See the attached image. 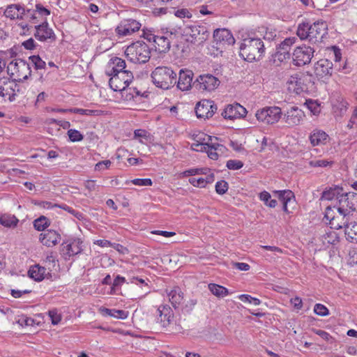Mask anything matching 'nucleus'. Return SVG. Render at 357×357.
I'll return each mask as SVG.
<instances>
[{
	"instance_id": "obj_1",
	"label": "nucleus",
	"mask_w": 357,
	"mask_h": 357,
	"mask_svg": "<svg viewBox=\"0 0 357 357\" xmlns=\"http://www.w3.org/2000/svg\"><path fill=\"white\" fill-rule=\"evenodd\" d=\"M328 26L324 21H317L310 24L308 22L300 24L297 29V36L301 40H307L311 43L321 42L327 34Z\"/></svg>"
},
{
	"instance_id": "obj_2",
	"label": "nucleus",
	"mask_w": 357,
	"mask_h": 357,
	"mask_svg": "<svg viewBox=\"0 0 357 357\" xmlns=\"http://www.w3.org/2000/svg\"><path fill=\"white\" fill-rule=\"evenodd\" d=\"M264 52V43L259 38H246L240 46V56L249 62L260 60Z\"/></svg>"
},
{
	"instance_id": "obj_3",
	"label": "nucleus",
	"mask_w": 357,
	"mask_h": 357,
	"mask_svg": "<svg viewBox=\"0 0 357 357\" xmlns=\"http://www.w3.org/2000/svg\"><path fill=\"white\" fill-rule=\"evenodd\" d=\"M133 78V74L130 70H123L119 74L117 73L110 76L109 84L114 91H130L129 94L133 98L140 94V92L136 88L129 87Z\"/></svg>"
},
{
	"instance_id": "obj_4",
	"label": "nucleus",
	"mask_w": 357,
	"mask_h": 357,
	"mask_svg": "<svg viewBox=\"0 0 357 357\" xmlns=\"http://www.w3.org/2000/svg\"><path fill=\"white\" fill-rule=\"evenodd\" d=\"M153 84L158 88L168 89L176 83V74L171 68L158 66L151 73Z\"/></svg>"
},
{
	"instance_id": "obj_5",
	"label": "nucleus",
	"mask_w": 357,
	"mask_h": 357,
	"mask_svg": "<svg viewBox=\"0 0 357 357\" xmlns=\"http://www.w3.org/2000/svg\"><path fill=\"white\" fill-rule=\"evenodd\" d=\"M125 54L133 63H144L149 60L151 52L146 43L137 41L127 47Z\"/></svg>"
},
{
	"instance_id": "obj_6",
	"label": "nucleus",
	"mask_w": 357,
	"mask_h": 357,
	"mask_svg": "<svg viewBox=\"0 0 357 357\" xmlns=\"http://www.w3.org/2000/svg\"><path fill=\"white\" fill-rule=\"evenodd\" d=\"M335 210H337L336 206L333 207L328 206L326 209L324 218L329 221L331 228L335 229L344 228L345 231L346 227H349L351 223L349 220L352 213L347 211L341 212L340 211H337L335 213Z\"/></svg>"
},
{
	"instance_id": "obj_7",
	"label": "nucleus",
	"mask_w": 357,
	"mask_h": 357,
	"mask_svg": "<svg viewBox=\"0 0 357 357\" xmlns=\"http://www.w3.org/2000/svg\"><path fill=\"white\" fill-rule=\"evenodd\" d=\"M7 71L14 81L26 79L31 72L29 63L23 59L11 61L7 67Z\"/></svg>"
},
{
	"instance_id": "obj_8",
	"label": "nucleus",
	"mask_w": 357,
	"mask_h": 357,
	"mask_svg": "<svg viewBox=\"0 0 357 357\" xmlns=\"http://www.w3.org/2000/svg\"><path fill=\"white\" fill-rule=\"evenodd\" d=\"M335 206L337 211L352 213L357 209V193L354 192L341 193L337 197V203Z\"/></svg>"
},
{
	"instance_id": "obj_9",
	"label": "nucleus",
	"mask_w": 357,
	"mask_h": 357,
	"mask_svg": "<svg viewBox=\"0 0 357 357\" xmlns=\"http://www.w3.org/2000/svg\"><path fill=\"white\" fill-rule=\"evenodd\" d=\"M255 116L259 121L266 124H273L280 119L282 111L278 107H265L258 110Z\"/></svg>"
},
{
	"instance_id": "obj_10",
	"label": "nucleus",
	"mask_w": 357,
	"mask_h": 357,
	"mask_svg": "<svg viewBox=\"0 0 357 357\" xmlns=\"http://www.w3.org/2000/svg\"><path fill=\"white\" fill-rule=\"evenodd\" d=\"M314 50L310 46L303 45L296 47L292 55L294 64L303 66L308 64L313 57Z\"/></svg>"
},
{
	"instance_id": "obj_11",
	"label": "nucleus",
	"mask_w": 357,
	"mask_h": 357,
	"mask_svg": "<svg viewBox=\"0 0 357 357\" xmlns=\"http://www.w3.org/2000/svg\"><path fill=\"white\" fill-rule=\"evenodd\" d=\"M141 26L142 24L134 19H125L121 21L115 31L119 37H124L138 31Z\"/></svg>"
},
{
	"instance_id": "obj_12",
	"label": "nucleus",
	"mask_w": 357,
	"mask_h": 357,
	"mask_svg": "<svg viewBox=\"0 0 357 357\" xmlns=\"http://www.w3.org/2000/svg\"><path fill=\"white\" fill-rule=\"evenodd\" d=\"M217 105L211 100H202L199 101L195 107V113L199 119H209L217 111Z\"/></svg>"
},
{
	"instance_id": "obj_13",
	"label": "nucleus",
	"mask_w": 357,
	"mask_h": 357,
	"mask_svg": "<svg viewBox=\"0 0 357 357\" xmlns=\"http://www.w3.org/2000/svg\"><path fill=\"white\" fill-rule=\"evenodd\" d=\"M194 84L195 86L199 91H211L219 86L220 81L215 76L210 74H206L199 75Z\"/></svg>"
},
{
	"instance_id": "obj_14",
	"label": "nucleus",
	"mask_w": 357,
	"mask_h": 357,
	"mask_svg": "<svg viewBox=\"0 0 357 357\" xmlns=\"http://www.w3.org/2000/svg\"><path fill=\"white\" fill-rule=\"evenodd\" d=\"M305 117L304 112L298 107H291L284 114L283 120L288 127L299 125Z\"/></svg>"
},
{
	"instance_id": "obj_15",
	"label": "nucleus",
	"mask_w": 357,
	"mask_h": 357,
	"mask_svg": "<svg viewBox=\"0 0 357 357\" xmlns=\"http://www.w3.org/2000/svg\"><path fill=\"white\" fill-rule=\"evenodd\" d=\"M333 64L328 59H324L318 61L314 65V74L319 79H328L333 73Z\"/></svg>"
},
{
	"instance_id": "obj_16",
	"label": "nucleus",
	"mask_w": 357,
	"mask_h": 357,
	"mask_svg": "<svg viewBox=\"0 0 357 357\" xmlns=\"http://www.w3.org/2000/svg\"><path fill=\"white\" fill-rule=\"evenodd\" d=\"M35 29L36 32L34 33V36L37 40L43 42L47 40L52 42L55 40V34L52 29L49 27L47 22L36 25Z\"/></svg>"
},
{
	"instance_id": "obj_17",
	"label": "nucleus",
	"mask_w": 357,
	"mask_h": 357,
	"mask_svg": "<svg viewBox=\"0 0 357 357\" xmlns=\"http://www.w3.org/2000/svg\"><path fill=\"white\" fill-rule=\"evenodd\" d=\"M247 111L238 103L228 105L222 112V116L227 119H235L245 116Z\"/></svg>"
},
{
	"instance_id": "obj_18",
	"label": "nucleus",
	"mask_w": 357,
	"mask_h": 357,
	"mask_svg": "<svg viewBox=\"0 0 357 357\" xmlns=\"http://www.w3.org/2000/svg\"><path fill=\"white\" fill-rule=\"evenodd\" d=\"M188 34L192 38L191 42L201 44L208 39L209 33L204 26L195 25L189 27Z\"/></svg>"
},
{
	"instance_id": "obj_19",
	"label": "nucleus",
	"mask_w": 357,
	"mask_h": 357,
	"mask_svg": "<svg viewBox=\"0 0 357 357\" xmlns=\"http://www.w3.org/2000/svg\"><path fill=\"white\" fill-rule=\"evenodd\" d=\"M128 70L125 60L119 57H114L109 60L105 70V74L110 77L114 74H119L123 70Z\"/></svg>"
},
{
	"instance_id": "obj_20",
	"label": "nucleus",
	"mask_w": 357,
	"mask_h": 357,
	"mask_svg": "<svg viewBox=\"0 0 357 357\" xmlns=\"http://www.w3.org/2000/svg\"><path fill=\"white\" fill-rule=\"evenodd\" d=\"M39 241L47 247H54L60 242L61 235L55 230L47 229L40 234Z\"/></svg>"
},
{
	"instance_id": "obj_21",
	"label": "nucleus",
	"mask_w": 357,
	"mask_h": 357,
	"mask_svg": "<svg viewBox=\"0 0 357 357\" xmlns=\"http://www.w3.org/2000/svg\"><path fill=\"white\" fill-rule=\"evenodd\" d=\"M274 193L278 195V199L282 202L283 211L287 213H291V211L289 210V206L293 208L296 205L294 193L289 190H275Z\"/></svg>"
},
{
	"instance_id": "obj_22",
	"label": "nucleus",
	"mask_w": 357,
	"mask_h": 357,
	"mask_svg": "<svg viewBox=\"0 0 357 357\" xmlns=\"http://www.w3.org/2000/svg\"><path fill=\"white\" fill-rule=\"evenodd\" d=\"M158 312L157 321L159 322L163 328L167 327L174 318V313L172 308L168 305H162L158 308Z\"/></svg>"
},
{
	"instance_id": "obj_23",
	"label": "nucleus",
	"mask_w": 357,
	"mask_h": 357,
	"mask_svg": "<svg viewBox=\"0 0 357 357\" xmlns=\"http://www.w3.org/2000/svg\"><path fill=\"white\" fill-rule=\"evenodd\" d=\"M13 87H15V81L8 77L0 78V96L10 102L13 101Z\"/></svg>"
},
{
	"instance_id": "obj_24",
	"label": "nucleus",
	"mask_w": 357,
	"mask_h": 357,
	"mask_svg": "<svg viewBox=\"0 0 357 357\" xmlns=\"http://www.w3.org/2000/svg\"><path fill=\"white\" fill-rule=\"evenodd\" d=\"M213 38L217 44L232 45L235 40L231 32L227 29H218L214 31Z\"/></svg>"
},
{
	"instance_id": "obj_25",
	"label": "nucleus",
	"mask_w": 357,
	"mask_h": 357,
	"mask_svg": "<svg viewBox=\"0 0 357 357\" xmlns=\"http://www.w3.org/2000/svg\"><path fill=\"white\" fill-rule=\"evenodd\" d=\"M193 73L189 70H181L179 72L177 87L181 91H187L191 88Z\"/></svg>"
},
{
	"instance_id": "obj_26",
	"label": "nucleus",
	"mask_w": 357,
	"mask_h": 357,
	"mask_svg": "<svg viewBox=\"0 0 357 357\" xmlns=\"http://www.w3.org/2000/svg\"><path fill=\"white\" fill-rule=\"evenodd\" d=\"M295 38H286L282 42L277 48L276 56L279 60H283L290 58V50L291 45L294 43Z\"/></svg>"
},
{
	"instance_id": "obj_27",
	"label": "nucleus",
	"mask_w": 357,
	"mask_h": 357,
	"mask_svg": "<svg viewBox=\"0 0 357 357\" xmlns=\"http://www.w3.org/2000/svg\"><path fill=\"white\" fill-rule=\"evenodd\" d=\"M82 248L79 245V241L77 240L67 241L61 245V252L63 255L68 257L79 253Z\"/></svg>"
},
{
	"instance_id": "obj_28",
	"label": "nucleus",
	"mask_w": 357,
	"mask_h": 357,
	"mask_svg": "<svg viewBox=\"0 0 357 357\" xmlns=\"http://www.w3.org/2000/svg\"><path fill=\"white\" fill-rule=\"evenodd\" d=\"M6 17L11 20L22 19L25 15V9L20 4H11L7 6L4 11Z\"/></svg>"
},
{
	"instance_id": "obj_29",
	"label": "nucleus",
	"mask_w": 357,
	"mask_h": 357,
	"mask_svg": "<svg viewBox=\"0 0 357 357\" xmlns=\"http://www.w3.org/2000/svg\"><path fill=\"white\" fill-rule=\"evenodd\" d=\"M153 42L155 44V50L162 53L167 52L170 49V40L167 36H158L157 37H152Z\"/></svg>"
},
{
	"instance_id": "obj_30",
	"label": "nucleus",
	"mask_w": 357,
	"mask_h": 357,
	"mask_svg": "<svg viewBox=\"0 0 357 357\" xmlns=\"http://www.w3.org/2000/svg\"><path fill=\"white\" fill-rule=\"evenodd\" d=\"M328 135L323 130H314L310 134L309 139L312 146H319L326 143Z\"/></svg>"
},
{
	"instance_id": "obj_31",
	"label": "nucleus",
	"mask_w": 357,
	"mask_h": 357,
	"mask_svg": "<svg viewBox=\"0 0 357 357\" xmlns=\"http://www.w3.org/2000/svg\"><path fill=\"white\" fill-rule=\"evenodd\" d=\"M167 296L173 307L176 309L183 299V294L179 287H174L171 289Z\"/></svg>"
},
{
	"instance_id": "obj_32",
	"label": "nucleus",
	"mask_w": 357,
	"mask_h": 357,
	"mask_svg": "<svg viewBox=\"0 0 357 357\" xmlns=\"http://www.w3.org/2000/svg\"><path fill=\"white\" fill-rule=\"evenodd\" d=\"M46 268L39 265L31 266L28 272L29 276L36 281H41L44 279Z\"/></svg>"
},
{
	"instance_id": "obj_33",
	"label": "nucleus",
	"mask_w": 357,
	"mask_h": 357,
	"mask_svg": "<svg viewBox=\"0 0 357 357\" xmlns=\"http://www.w3.org/2000/svg\"><path fill=\"white\" fill-rule=\"evenodd\" d=\"M101 312L103 313V314L121 319H125L128 316V312L122 310L108 309L103 307L101 309Z\"/></svg>"
},
{
	"instance_id": "obj_34",
	"label": "nucleus",
	"mask_w": 357,
	"mask_h": 357,
	"mask_svg": "<svg viewBox=\"0 0 357 357\" xmlns=\"http://www.w3.org/2000/svg\"><path fill=\"white\" fill-rule=\"evenodd\" d=\"M344 232L348 241L357 243V222H351Z\"/></svg>"
},
{
	"instance_id": "obj_35",
	"label": "nucleus",
	"mask_w": 357,
	"mask_h": 357,
	"mask_svg": "<svg viewBox=\"0 0 357 357\" xmlns=\"http://www.w3.org/2000/svg\"><path fill=\"white\" fill-rule=\"evenodd\" d=\"M342 191V189L339 188H329L323 192L321 199L325 200H332L335 198L337 200V197L340 195Z\"/></svg>"
},
{
	"instance_id": "obj_36",
	"label": "nucleus",
	"mask_w": 357,
	"mask_h": 357,
	"mask_svg": "<svg viewBox=\"0 0 357 357\" xmlns=\"http://www.w3.org/2000/svg\"><path fill=\"white\" fill-rule=\"evenodd\" d=\"M208 289L213 294L218 297H225L229 294L227 289L216 284H208Z\"/></svg>"
},
{
	"instance_id": "obj_37",
	"label": "nucleus",
	"mask_w": 357,
	"mask_h": 357,
	"mask_svg": "<svg viewBox=\"0 0 357 357\" xmlns=\"http://www.w3.org/2000/svg\"><path fill=\"white\" fill-rule=\"evenodd\" d=\"M206 149L205 151L207 152L208 156L212 160H217L218 158V154L216 151L222 147V145L219 144L214 143H206Z\"/></svg>"
},
{
	"instance_id": "obj_38",
	"label": "nucleus",
	"mask_w": 357,
	"mask_h": 357,
	"mask_svg": "<svg viewBox=\"0 0 357 357\" xmlns=\"http://www.w3.org/2000/svg\"><path fill=\"white\" fill-rule=\"evenodd\" d=\"M50 225V220L42 215L33 221V227L38 231H45Z\"/></svg>"
},
{
	"instance_id": "obj_39",
	"label": "nucleus",
	"mask_w": 357,
	"mask_h": 357,
	"mask_svg": "<svg viewBox=\"0 0 357 357\" xmlns=\"http://www.w3.org/2000/svg\"><path fill=\"white\" fill-rule=\"evenodd\" d=\"M18 220L13 215H3L0 217V223L7 227H15Z\"/></svg>"
},
{
	"instance_id": "obj_40",
	"label": "nucleus",
	"mask_w": 357,
	"mask_h": 357,
	"mask_svg": "<svg viewBox=\"0 0 357 357\" xmlns=\"http://www.w3.org/2000/svg\"><path fill=\"white\" fill-rule=\"evenodd\" d=\"M259 199L261 201L270 208H275L277 205L275 199H271V196L267 191H263L259 194Z\"/></svg>"
},
{
	"instance_id": "obj_41",
	"label": "nucleus",
	"mask_w": 357,
	"mask_h": 357,
	"mask_svg": "<svg viewBox=\"0 0 357 357\" xmlns=\"http://www.w3.org/2000/svg\"><path fill=\"white\" fill-rule=\"evenodd\" d=\"M54 206L68 211L69 213L72 214L73 216H75L78 220H82L83 218V214L82 213L74 210L73 208L68 206V205H66L65 204H54Z\"/></svg>"
},
{
	"instance_id": "obj_42",
	"label": "nucleus",
	"mask_w": 357,
	"mask_h": 357,
	"mask_svg": "<svg viewBox=\"0 0 357 357\" xmlns=\"http://www.w3.org/2000/svg\"><path fill=\"white\" fill-rule=\"evenodd\" d=\"M29 59L36 70H41L45 68V62L38 55L31 56Z\"/></svg>"
},
{
	"instance_id": "obj_43",
	"label": "nucleus",
	"mask_w": 357,
	"mask_h": 357,
	"mask_svg": "<svg viewBox=\"0 0 357 357\" xmlns=\"http://www.w3.org/2000/svg\"><path fill=\"white\" fill-rule=\"evenodd\" d=\"M210 172L208 168H194L185 171L183 174L184 176H194L197 174H207Z\"/></svg>"
},
{
	"instance_id": "obj_44",
	"label": "nucleus",
	"mask_w": 357,
	"mask_h": 357,
	"mask_svg": "<svg viewBox=\"0 0 357 357\" xmlns=\"http://www.w3.org/2000/svg\"><path fill=\"white\" fill-rule=\"evenodd\" d=\"M68 136L73 142H80L84 139L83 135L75 129H70L68 131Z\"/></svg>"
},
{
	"instance_id": "obj_45",
	"label": "nucleus",
	"mask_w": 357,
	"mask_h": 357,
	"mask_svg": "<svg viewBox=\"0 0 357 357\" xmlns=\"http://www.w3.org/2000/svg\"><path fill=\"white\" fill-rule=\"evenodd\" d=\"M261 249L269 250L272 252L274 256L266 254L264 256L266 258L270 257L271 259H275L277 257V254H281L283 252L282 250L276 246H270V245H262L261 246Z\"/></svg>"
},
{
	"instance_id": "obj_46",
	"label": "nucleus",
	"mask_w": 357,
	"mask_h": 357,
	"mask_svg": "<svg viewBox=\"0 0 357 357\" xmlns=\"http://www.w3.org/2000/svg\"><path fill=\"white\" fill-rule=\"evenodd\" d=\"M239 299L243 303H252L255 305H259L261 303L259 299L252 297L248 294H241L238 296Z\"/></svg>"
},
{
	"instance_id": "obj_47",
	"label": "nucleus",
	"mask_w": 357,
	"mask_h": 357,
	"mask_svg": "<svg viewBox=\"0 0 357 357\" xmlns=\"http://www.w3.org/2000/svg\"><path fill=\"white\" fill-rule=\"evenodd\" d=\"M126 183H132L135 185L139 186H150L152 185V181L150 178H135L130 181H126Z\"/></svg>"
},
{
	"instance_id": "obj_48",
	"label": "nucleus",
	"mask_w": 357,
	"mask_h": 357,
	"mask_svg": "<svg viewBox=\"0 0 357 357\" xmlns=\"http://www.w3.org/2000/svg\"><path fill=\"white\" fill-rule=\"evenodd\" d=\"M333 163V161H329L328 160H314L309 162V165L311 167H326L327 166L331 165Z\"/></svg>"
},
{
	"instance_id": "obj_49",
	"label": "nucleus",
	"mask_w": 357,
	"mask_h": 357,
	"mask_svg": "<svg viewBox=\"0 0 357 357\" xmlns=\"http://www.w3.org/2000/svg\"><path fill=\"white\" fill-rule=\"evenodd\" d=\"M314 312L317 315L322 317L326 316L329 314L328 308L325 305L320 303H317L314 305Z\"/></svg>"
},
{
	"instance_id": "obj_50",
	"label": "nucleus",
	"mask_w": 357,
	"mask_h": 357,
	"mask_svg": "<svg viewBox=\"0 0 357 357\" xmlns=\"http://www.w3.org/2000/svg\"><path fill=\"white\" fill-rule=\"evenodd\" d=\"M228 183L225 181H220L215 184V191L219 195L225 194L228 190Z\"/></svg>"
},
{
	"instance_id": "obj_51",
	"label": "nucleus",
	"mask_w": 357,
	"mask_h": 357,
	"mask_svg": "<svg viewBox=\"0 0 357 357\" xmlns=\"http://www.w3.org/2000/svg\"><path fill=\"white\" fill-rule=\"evenodd\" d=\"M48 314L53 325H56L61 321V316L56 309L50 310Z\"/></svg>"
},
{
	"instance_id": "obj_52",
	"label": "nucleus",
	"mask_w": 357,
	"mask_h": 357,
	"mask_svg": "<svg viewBox=\"0 0 357 357\" xmlns=\"http://www.w3.org/2000/svg\"><path fill=\"white\" fill-rule=\"evenodd\" d=\"M308 109L312 112L314 115H317L320 113L321 108L320 105L317 101L309 100L307 102Z\"/></svg>"
},
{
	"instance_id": "obj_53",
	"label": "nucleus",
	"mask_w": 357,
	"mask_h": 357,
	"mask_svg": "<svg viewBox=\"0 0 357 357\" xmlns=\"http://www.w3.org/2000/svg\"><path fill=\"white\" fill-rule=\"evenodd\" d=\"M226 166L229 169L237 170L243 166V163L240 160H229L227 162Z\"/></svg>"
},
{
	"instance_id": "obj_54",
	"label": "nucleus",
	"mask_w": 357,
	"mask_h": 357,
	"mask_svg": "<svg viewBox=\"0 0 357 357\" xmlns=\"http://www.w3.org/2000/svg\"><path fill=\"white\" fill-rule=\"evenodd\" d=\"M30 22L33 24H36L38 22V14L36 11L31 10H27L26 12L25 11V15H24Z\"/></svg>"
},
{
	"instance_id": "obj_55",
	"label": "nucleus",
	"mask_w": 357,
	"mask_h": 357,
	"mask_svg": "<svg viewBox=\"0 0 357 357\" xmlns=\"http://www.w3.org/2000/svg\"><path fill=\"white\" fill-rule=\"evenodd\" d=\"M112 164V162L109 160H105L98 162L95 165L96 171H102L105 169H107Z\"/></svg>"
},
{
	"instance_id": "obj_56",
	"label": "nucleus",
	"mask_w": 357,
	"mask_h": 357,
	"mask_svg": "<svg viewBox=\"0 0 357 357\" xmlns=\"http://www.w3.org/2000/svg\"><path fill=\"white\" fill-rule=\"evenodd\" d=\"M70 112L73 113L79 114L81 115L90 116L94 114L97 111L80 108H73L70 109Z\"/></svg>"
},
{
	"instance_id": "obj_57",
	"label": "nucleus",
	"mask_w": 357,
	"mask_h": 357,
	"mask_svg": "<svg viewBox=\"0 0 357 357\" xmlns=\"http://www.w3.org/2000/svg\"><path fill=\"white\" fill-rule=\"evenodd\" d=\"M277 36V31L274 29L267 28L264 36V39L266 40L271 41Z\"/></svg>"
},
{
	"instance_id": "obj_58",
	"label": "nucleus",
	"mask_w": 357,
	"mask_h": 357,
	"mask_svg": "<svg viewBox=\"0 0 357 357\" xmlns=\"http://www.w3.org/2000/svg\"><path fill=\"white\" fill-rule=\"evenodd\" d=\"M189 183L195 187L204 188L206 186L204 181V178H190L189 179Z\"/></svg>"
},
{
	"instance_id": "obj_59",
	"label": "nucleus",
	"mask_w": 357,
	"mask_h": 357,
	"mask_svg": "<svg viewBox=\"0 0 357 357\" xmlns=\"http://www.w3.org/2000/svg\"><path fill=\"white\" fill-rule=\"evenodd\" d=\"M174 14L176 17H180V18H184V17L190 18L192 16L191 14L190 13V12L188 11V10H187L185 8L177 10Z\"/></svg>"
},
{
	"instance_id": "obj_60",
	"label": "nucleus",
	"mask_w": 357,
	"mask_h": 357,
	"mask_svg": "<svg viewBox=\"0 0 357 357\" xmlns=\"http://www.w3.org/2000/svg\"><path fill=\"white\" fill-rule=\"evenodd\" d=\"M232 266L234 268H236L240 271H248L250 268V266L248 264L243 263V262H235V263H233Z\"/></svg>"
},
{
	"instance_id": "obj_61",
	"label": "nucleus",
	"mask_w": 357,
	"mask_h": 357,
	"mask_svg": "<svg viewBox=\"0 0 357 357\" xmlns=\"http://www.w3.org/2000/svg\"><path fill=\"white\" fill-rule=\"evenodd\" d=\"M36 13L38 15H49L50 14V12L47 8H44L40 4L36 5Z\"/></svg>"
},
{
	"instance_id": "obj_62",
	"label": "nucleus",
	"mask_w": 357,
	"mask_h": 357,
	"mask_svg": "<svg viewBox=\"0 0 357 357\" xmlns=\"http://www.w3.org/2000/svg\"><path fill=\"white\" fill-rule=\"evenodd\" d=\"M12 91H13V100H15V97L19 94H22L24 93L23 87L15 82V87H13Z\"/></svg>"
},
{
	"instance_id": "obj_63",
	"label": "nucleus",
	"mask_w": 357,
	"mask_h": 357,
	"mask_svg": "<svg viewBox=\"0 0 357 357\" xmlns=\"http://www.w3.org/2000/svg\"><path fill=\"white\" fill-rule=\"evenodd\" d=\"M126 279L123 277H121L120 275H117L116 278L114 280L113 284H112V290L115 289V287L120 286L121 284L125 282Z\"/></svg>"
},
{
	"instance_id": "obj_64",
	"label": "nucleus",
	"mask_w": 357,
	"mask_h": 357,
	"mask_svg": "<svg viewBox=\"0 0 357 357\" xmlns=\"http://www.w3.org/2000/svg\"><path fill=\"white\" fill-rule=\"evenodd\" d=\"M22 45L26 50H32L35 47V42L33 38H29L22 43Z\"/></svg>"
}]
</instances>
